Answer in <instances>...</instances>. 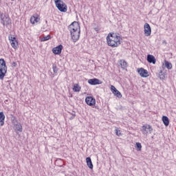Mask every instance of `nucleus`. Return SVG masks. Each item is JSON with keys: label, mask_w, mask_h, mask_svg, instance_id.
Here are the masks:
<instances>
[{"label": "nucleus", "mask_w": 176, "mask_h": 176, "mask_svg": "<svg viewBox=\"0 0 176 176\" xmlns=\"http://www.w3.org/2000/svg\"><path fill=\"white\" fill-rule=\"evenodd\" d=\"M122 37L116 33H109L107 36V43L111 47H118L120 45Z\"/></svg>", "instance_id": "obj_1"}, {"label": "nucleus", "mask_w": 176, "mask_h": 176, "mask_svg": "<svg viewBox=\"0 0 176 176\" xmlns=\"http://www.w3.org/2000/svg\"><path fill=\"white\" fill-rule=\"evenodd\" d=\"M6 72H8V67H6V62L3 58L0 59V79L1 80H3V78H5L6 75Z\"/></svg>", "instance_id": "obj_2"}, {"label": "nucleus", "mask_w": 176, "mask_h": 176, "mask_svg": "<svg viewBox=\"0 0 176 176\" xmlns=\"http://www.w3.org/2000/svg\"><path fill=\"white\" fill-rule=\"evenodd\" d=\"M56 8L60 12H65L67 10V7L65 3L61 0H54Z\"/></svg>", "instance_id": "obj_3"}, {"label": "nucleus", "mask_w": 176, "mask_h": 176, "mask_svg": "<svg viewBox=\"0 0 176 176\" xmlns=\"http://www.w3.org/2000/svg\"><path fill=\"white\" fill-rule=\"evenodd\" d=\"M8 39L10 41V43L11 44L12 47L15 50H17L19 49V41H17V38L14 35L10 34L8 36Z\"/></svg>", "instance_id": "obj_4"}, {"label": "nucleus", "mask_w": 176, "mask_h": 176, "mask_svg": "<svg viewBox=\"0 0 176 176\" xmlns=\"http://www.w3.org/2000/svg\"><path fill=\"white\" fill-rule=\"evenodd\" d=\"M140 131H142L144 135H148V133L152 134V131H153V128H152V126H151L150 124H146L142 126Z\"/></svg>", "instance_id": "obj_5"}, {"label": "nucleus", "mask_w": 176, "mask_h": 176, "mask_svg": "<svg viewBox=\"0 0 176 176\" xmlns=\"http://www.w3.org/2000/svg\"><path fill=\"white\" fill-rule=\"evenodd\" d=\"M1 23L3 24V25H6V27H8L9 24H12V21L10 20L9 16L4 14H1Z\"/></svg>", "instance_id": "obj_6"}, {"label": "nucleus", "mask_w": 176, "mask_h": 176, "mask_svg": "<svg viewBox=\"0 0 176 176\" xmlns=\"http://www.w3.org/2000/svg\"><path fill=\"white\" fill-rule=\"evenodd\" d=\"M69 31H70V32H75V31H80V25H79V23H78L77 21L73 22L69 26Z\"/></svg>", "instance_id": "obj_7"}, {"label": "nucleus", "mask_w": 176, "mask_h": 176, "mask_svg": "<svg viewBox=\"0 0 176 176\" xmlns=\"http://www.w3.org/2000/svg\"><path fill=\"white\" fill-rule=\"evenodd\" d=\"M72 39L73 42H78L79 41V38L80 37V31H74L70 32Z\"/></svg>", "instance_id": "obj_8"}, {"label": "nucleus", "mask_w": 176, "mask_h": 176, "mask_svg": "<svg viewBox=\"0 0 176 176\" xmlns=\"http://www.w3.org/2000/svg\"><path fill=\"white\" fill-rule=\"evenodd\" d=\"M144 32L145 36H151V34H152V29L151 28V25H149V23H146L144 24Z\"/></svg>", "instance_id": "obj_9"}, {"label": "nucleus", "mask_w": 176, "mask_h": 176, "mask_svg": "<svg viewBox=\"0 0 176 176\" xmlns=\"http://www.w3.org/2000/svg\"><path fill=\"white\" fill-rule=\"evenodd\" d=\"M85 102L87 105H89V107H93L96 105V99L91 96H87L85 98Z\"/></svg>", "instance_id": "obj_10"}, {"label": "nucleus", "mask_w": 176, "mask_h": 176, "mask_svg": "<svg viewBox=\"0 0 176 176\" xmlns=\"http://www.w3.org/2000/svg\"><path fill=\"white\" fill-rule=\"evenodd\" d=\"M138 72L140 75V76H142V78H148V76H149V73L148 72V70L144 68L138 69Z\"/></svg>", "instance_id": "obj_11"}, {"label": "nucleus", "mask_w": 176, "mask_h": 176, "mask_svg": "<svg viewBox=\"0 0 176 176\" xmlns=\"http://www.w3.org/2000/svg\"><path fill=\"white\" fill-rule=\"evenodd\" d=\"M14 130L16 134H19V133H21L23 131V126L20 122H16V124H14Z\"/></svg>", "instance_id": "obj_12"}, {"label": "nucleus", "mask_w": 176, "mask_h": 176, "mask_svg": "<svg viewBox=\"0 0 176 176\" xmlns=\"http://www.w3.org/2000/svg\"><path fill=\"white\" fill-rule=\"evenodd\" d=\"M63 45H59L56 47L52 49V53L54 54H61V52L63 51Z\"/></svg>", "instance_id": "obj_13"}, {"label": "nucleus", "mask_w": 176, "mask_h": 176, "mask_svg": "<svg viewBox=\"0 0 176 176\" xmlns=\"http://www.w3.org/2000/svg\"><path fill=\"white\" fill-rule=\"evenodd\" d=\"M111 90L113 94H114V96H116V97H118V98H122V94L120 93V91H118V89H116V87H115V86L111 85Z\"/></svg>", "instance_id": "obj_14"}, {"label": "nucleus", "mask_w": 176, "mask_h": 176, "mask_svg": "<svg viewBox=\"0 0 176 176\" xmlns=\"http://www.w3.org/2000/svg\"><path fill=\"white\" fill-rule=\"evenodd\" d=\"M41 20V17H39V15L38 14H35L30 18V23L31 24H35V23H39Z\"/></svg>", "instance_id": "obj_15"}, {"label": "nucleus", "mask_w": 176, "mask_h": 176, "mask_svg": "<svg viewBox=\"0 0 176 176\" xmlns=\"http://www.w3.org/2000/svg\"><path fill=\"white\" fill-rule=\"evenodd\" d=\"M88 83L89 85H101V82L98 78H92L88 80Z\"/></svg>", "instance_id": "obj_16"}, {"label": "nucleus", "mask_w": 176, "mask_h": 176, "mask_svg": "<svg viewBox=\"0 0 176 176\" xmlns=\"http://www.w3.org/2000/svg\"><path fill=\"white\" fill-rule=\"evenodd\" d=\"M147 61L148 63H150L152 64H156V58H155V56L151 54H148L147 56Z\"/></svg>", "instance_id": "obj_17"}, {"label": "nucleus", "mask_w": 176, "mask_h": 176, "mask_svg": "<svg viewBox=\"0 0 176 176\" xmlns=\"http://www.w3.org/2000/svg\"><path fill=\"white\" fill-rule=\"evenodd\" d=\"M5 124V114L3 111L0 112V126H3Z\"/></svg>", "instance_id": "obj_18"}, {"label": "nucleus", "mask_w": 176, "mask_h": 176, "mask_svg": "<svg viewBox=\"0 0 176 176\" xmlns=\"http://www.w3.org/2000/svg\"><path fill=\"white\" fill-rule=\"evenodd\" d=\"M82 87H80V85H79V84H74L73 85V91H74L75 93H78L79 91H80Z\"/></svg>", "instance_id": "obj_19"}, {"label": "nucleus", "mask_w": 176, "mask_h": 176, "mask_svg": "<svg viewBox=\"0 0 176 176\" xmlns=\"http://www.w3.org/2000/svg\"><path fill=\"white\" fill-rule=\"evenodd\" d=\"M162 122L164 124V126H167L168 124H170V120H168V117L167 116H162Z\"/></svg>", "instance_id": "obj_20"}, {"label": "nucleus", "mask_w": 176, "mask_h": 176, "mask_svg": "<svg viewBox=\"0 0 176 176\" xmlns=\"http://www.w3.org/2000/svg\"><path fill=\"white\" fill-rule=\"evenodd\" d=\"M87 166H88L89 168H93V162H91V158L89 157L86 158Z\"/></svg>", "instance_id": "obj_21"}, {"label": "nucleus", "mask_w": 176, "mask_h": 176, "mask_svg": "<svg viewBox=\"0 0 176 176\" xmlns=\"http://www.w3.org/2000/svg\"><path fill=\"white\" fill-rule=\"evenodd\" d=\"M158 77L161 79V80H164L166 79V74H164V72H163V71L161 70L160 71Z\"/></svg>", "instance_id": "obj_22"}, {"label": "nucleus", "mask_w": 176, "mask_h": 176, "mask_svg": "<svg viewBox=\"0 0 176 176\" xmlns=\"http://www.w3.org/2000/svg\"><path fill=\"white\" fill-rule=\"evenodd\" d=\"M120 64L122 68H127V62H126L124 60H121L120 61Z\"/></svg>", "instance_id": "obj_23"}, {"label": "nucleus", "mask_w": 176, "mask_h": 176, "mask_svg": "<svg viewBox=\"0 0 176 176\" xmlns=\"http://www.w3.org/2000/svg\"><path fill=\"white\" fill-rule=\"evenodd\" d=\"M165 65L168 69H171V68H173V65L171 64V63L167 60H165Z\"/></svg>", "instance_id": "obj_24"}, {"label": "nucleus", "mask_w": 176, "mask_h": 176, "mask_svg": "<svg viewBox=\"0 0 176 176\" xmlns=\"http://www.w3.org/2000/svg\"><path fill=\"white\" fill-rule=\"evenodd\" d=\"M51 38V36L50 35H47V36H43L42 38H41V42H45L46 41H49V39H50Z\"/></svg>", "instance_id": "obj_25"}, {"label": "nucleus", "mask_w": 176, "mask_h": 176, "mask_svg": "<svg viewBox=\"0 0 176 176\" xmlns=\"http://www.w3.org/2000/svg\"><path fill=\"white\" fill-rule=\"evenodd\" d=\"M136 148H137V151L138 152H140L141 151V149H142V145H141V143L137 142L136 143Z\"/></svg>", "instance_id": "obj_26"}, {"label": "nucleus", "mask_w": 176, "mask_h": 176, "mask_svg": "<svg viewBox=\"0 0 176 176\" xmlns=\"http://www.w3.org/2000/svg\"><path fill=\"white\" fill-rule=\"evenodd\" d=\"M52 69H53V72H54V74H57V71H58V69H57V66L54 65Z\"/></svg>", "instance_id": "obj_27"}, {"label": "nucleus", "mask_w": 176, "mask_h": 176, "mask_svg": "<svg viewBox=\"0 0 176 176\" xmlns=\"http://www.w3.org/2000/svg\"><path fill=\"white\" fill-rule=\"evenodd\" d=\"M116 134L118 137H120V135H122V133H120V131H118V129H116Z\"/></svg>", "instance_id": "obj_28"}, {"label": "nucleus", "mask_w": 176, "mask_h": 176, "mask_svg": "<svg viewBox=\"0 0 176 176\" xmlns=\"http://www.w3.org/2000/svg\"><path fill=\"white\" fill-rule=\"evenodd\" d=\"M12 67H17V63H16L15 62H13Z\"/></svg>", "instance_id": "obj_29"}]
</instances>
